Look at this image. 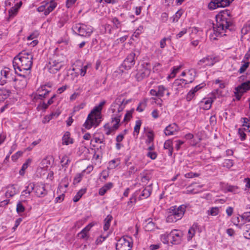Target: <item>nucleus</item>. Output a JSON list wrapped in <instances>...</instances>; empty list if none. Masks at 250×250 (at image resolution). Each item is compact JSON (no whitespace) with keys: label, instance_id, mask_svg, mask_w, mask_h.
<instances>
[{"label":"nucleus","instance_id":"nucleus-1","mask_svg":"<svg viewBox=\"0 0 250 250\" xmlns=\"http://www.w3.org/2000/svg\"><path fill=\"white\" fill-rule=\"evenodd\" d=\"M229 10L222 11L216 16V24H213V34L216 37L226 36L228 31H233L235 26L230 18Z\"/></svg>","mask_w":250,"mask_h":250},{"label":"nucleus","instance_id":"nucleus-2","mask_svg":"<svg viewBox=\"0 0 250 250\" xmlns=\"http://www.w3.org/2000/svg\"><path fill=\"white\" fill-rule=\"evenodd\" d=\"M33 56L31 52L23 50L14 57L13 66L15 73L17 72L30 74L31 68L33 64Z\"/></svg>","mask_w":250,"mask_h":250},{"label":"nucleus","instance_id":"nucleus-3","mask_svg":"<svg viewBox=\"0 0 250 250\" xmlns=\"http://www.w3.org/2000/svg\"><path fill=\"white\" fill-rule=\"evenodd\" d=\"M101 109L98 106H96L88 114L87 120L84 124V127L87 129H90L93 126H97L101 119Z\"/></svg>","mask_w":250,"mask_h":250},{"label":"nucleus","instance_id":"nucleus-4","mask_svg":"<svg viewBox=\"0 0 250 250\" xmlns=\"http://www.w3.org/2000/svg\"><path fill=\"white\" fill-rule=\"evenodd\" d=\"M186 207L184 205H181L178 207L176 206L171 207L169 211V214L167 218V222L169 223L175 222L180 220L183 216Z\"/></svg>","mask_w":250,"mask_h":250},{"label":"nucleus","instance_id":"nucleus-5","mask_svg":"<svg viewBox=\"0 0 250 250\" xmlns=\"http://www.w3.org/2000/svg\"><path fill=\"white\" fill-rule=\"evenodd\" d=\"M15 73L17 74V77L12 78V80L15 82L14 87L16 89H23L26 86L30 74L18 71Z\"/></svg>","mask_w":250,"mask_h":250},{"label":"nucleus","instance_id":"nucleus-6","mask_svg":"<svg viewBox=\"0 0 250 250\" xmlns=\"http://www.w3.org/2000/svg\"><path fill=\"white\" fill-rule=\"evenodd\" d=\"M128 103V101L125 102V100H121V98H117L111 105L110 110L112 111V116L121 115V112L125 108V105Z\"/></svg>","mask_w":250,"mask_h":250},{"label":"nucleus","instance_id":"nucleus-7","mask_svg":"<svg viewBox=\"0 0 250 250\" xmlns=\"http://www.w3.org/2000/svg\"><path fill=\"white\" fill-rule=\"evenodd\" d=\"M140 54L139 50H135L127 55L122 64V66L126 70L130 69L135 62V58Z\"/></svg>","mask_w":250,"mask_h":250},{"label":"nucleus","instance_id":"nucleus-8","mask_svg":"<svg viewBox=\"0 0 250 250\" xmlns=\"http://www.w3.org/2000/svg\"><path fill=\"white\" fill-rule=\"evenodd\" d=\"M126 237L128 239L123 237L118 241L116 245V250H131L132 243L130 240H131V239L127 236Z\"/></svg>","mask_w":250,"mask_h":250},{"label":"nucleus","instance_id":"nucleus-9","mask_svg":"<svg viewBox=\"0 0 250 250\" xmlns=\"http://www.w3.org/2000/svg\"><path fill=\"white\" fill-rule=\"evenodd\" d=\"M150 73V64L147 62L142 65V68L140 69L136 75L138 81H141L143 79L149 76Z\"/></svg>","mask_w":250,"mask_h":250},{"label":"nucleus","instance_id":"nucleus-10","mask_svg":"<svg viewBox=\"0 0 250 250\" xmlns=\"http://www.w3.org/2000/svg\"><path fill=\"white\" fill-rule=\"evenodd\" d=\"M234 0H214L210 1L208 7L210 10H214L218 7H225L229 6Z\"/></svg>","mask_w":250,"mask_h":250},{"label":"nucleus","instance_id":"nucleus-11","mask_svg":"<svg viewBox=\"0 0 250 250\" xmlns=\"http://www.w3.org/2000/svg\"><path fill=\"white\" fill-rule=\"evenodd\" d=\"M183 233L178 230H173L167 234V238L170 239L173 244H178L180 243Z\"/></svg>","mask_w":250,"mask_h":250},{"label":"nucleus","instance_id":"nucleus-12","mask_svg":"<svg viewBox=\"0 0 250 250\" xmlns=\"http://www.w3.org/2000/svg\"><path fill=\"white\" fill-rule=\"evenodd\" d=\"M63 65V61L54 60L49 62L47 67L50 73L54 74L59 71Z\"/></svg>","mask_w":250,"mask_h":250},{"label":"nucleus","instance_id":"nucleus-13","mask_svg":"<svg viewBox=\"0 0 250 250\" xmlns=\"http://www.w3.org/2000/svg\"><path fill=\"white\" fill-rule=\"evenodd\" d=\"M121 115H119L117 116H112L111 117V123H115V124L113 125L112 127H108V130L106 132V134L107 135H109L111 134V133L113 131H114L116 130H117L120 125V121H121Z\"/></svg>","mask_w":250,"mask_h":250},{"label":"nucleus","instance_id":"nucleus-14","mask_svg":"<svg viewBox=\"0 0 250 250\" xmlns=\"http://www.w3.org/2000/svg\"><path fill=\"white\" fill-rule=\"evenodd\" d=\"M35 193L38 197H44L47 194L45 185L42 183H37L35 185Z\"/></svg>","mask_w":250,"mask_h":250},{"label":"nucleus","instance_id":"nucleus-15","mask_svg":"<svg viewBox=\"0 0 250 250\" xmlns=\"http://www.w3.org/2000/svg\"><path fill=\"white\" fill-rule=\"evenodd\" d=\"M217 61V60L215 57L209 55L200 60L197 64L201 65L205 63L206 66H212Z\"/></svg>","mask_w":250,"mask_h":250},{"label":"nucleus","instance_id":"nucleus-16","mask_svg":"<svg viewBox=\"0 0 250 250\" xmlns=\"http://www.w3.org/2000/svg\"><path fill=\"white\" fill-rule=\"evenodd\" d=\"M178 130V127L177 125L175 124H172L167 126L165 129V134L167 136L172 135L174 134V132H177Z\"/></svg>","mask_w":250,"mask_h":250},{"label":"nucleus","instance_id":"nucleus-17","mask_svg":"<svg viewBox=\"0 0 250 250\" xmlns=\"http://www.w3.org/2000/svg\"><path fill=\"white\" fill-rule=\"evenodd\" d=\"M235 90L241 93H245L250 90V80L242 83L240 85L235 88Z\"/></svg>","mask_w":250,"mask_h":250},{"label":"nucleus","instance_id":"nucleus-18","mask_svg":"<svg viewBox=\"0 0 250 250\" xmlns=\"http://www.w3.org/2000/svg\"><path fill=\"white\" fill-rule=\"evenodd\" d=\"M86 26L83 25V28L81 29V31L78 35L82 37H89L91 35L92 30L91 28H88L86 29Z\"/></svg>","mask_w":250,"mask_h":250},{"label":"nucleus","instance_id":"nucleus-19","mask_svg":"<svg viewBox=\"0 0 250 250\" xmlns=\"http://www.w3.org/2000/svg\"><path fill=\"white\" fill-rule=\"evenodd\" d=\"M152 184L146 187L142 191L141 196L144 198H147L148 197L152 192Z\"/></svg>","mask_w":250,"mask_h":250},{"label":"nucleus","instance_id":"nucleus-20","mask_svg":"<svg viewBox=\"0 0 250 250\" xmlns=\"http://www.w3.org/2000/svg\"><path fill=\"white\" fill-rule=\"evenodd\" d=\"M7 188H11L12 189H11V190L8 189L6 192L5 195V197L6 198H9V197H12L14 195L17 194V190H16V188L14 187V185H9L7 187Z\"/></svg>","mask_w":250,"mask_h":250},{"label":"nucleus","instance_id":"nucleus-21","mask_svg":"<svg viewBox=\"0 0 250 250\" xmlns=\"http://www.w3.org/2000/svg\"><path fill=\"white\" fill-rule=\"evenodd\" d=\"M11 91L6 89H0V102H3L4 100L7 99L10 94Z\"/></svg>","mask_w":250,"mask_h":250},{"label":"nucleus","instance_id":"nucleus-22","mask_svg":"<svg viewBox=\"0 0 250 250\" xmlns=\"http://www.w3.org/2000/svg\"><path fill=\"white\" fill-rule=\"evenodd\" d=\"M72 139L70 138V132L67 131L65 133L62 137V144L63 145H68L70 144H72Z\"/></svg>","mask_w":250,"mask_h":250},{"label":"nucleus","instance_id":"nucleus-23","mask_svg":"<svg viewBox=\"0 0 250 250\" xmlns=\"http://www.w3.org/2000/svg\"><path fill=\"white\" fill-rule=\"evenodd\" d=\"M45 86L46 85H42L38 90L39 93L35 95V98L42 100L46 97L45 94L43 93L45 90Z\"/></svg>","mask_w":250,"mask_h":250},{"label":"nucleus","instance_id":"nucleus-24","mask_svg":"<svg viewBox=\"0 0 250 250\" xmlns=\"http://www.w3.org/2000/svg\"><path fill=\"white\" fill-rule=\"evenodd\" d=\"M197 227V225H193L188 231V236L187 239L188 241H190L195 233V228Z\"/></svg>","mask_w":250,"mask_h":250},{"label":"nucleus","instance_id":"nucleus-25","mask_svg":"<svg viewBox=\"0 0 250 250\" xmlns=\"http://www.w3.org/2000/svg\"><path fill=\"white\" fill-rule=\"evenodd\" d=\"M57 4L56 2L51 1L49 5L47 6L44 13V15H48L51 11H52L56 7Z\"/></svg>","mask_w":250,"mask_h":250},{"label":"nucleus","instance_id":"nucleus-26","mask_svg":"<svg viewBox=\"0 0 250 250\" xmlns=\"http://www.w3.org/2000/svg\"><path fill=\"white\" fill-rule=\"evenodd\" d=\"M212 102L213 100L211 98L204 99L203 101H201V103L204 104L203 108L205 110H208L210 108Z\"/></svg>","mask_w":250,"mask_h":250},{"label":"nucleus","instance_id":"nucleus-27","mask_svg":"<svg viewBox=\"0 0 250 250\" xmlns=\"http://www.w3.org/2000/svg\"><path fill=\"white\" fill-rule=\"evenodd\" d=\"M112 218L113 217L111 215H108L104 219V231H106L109 229L110 224Z\"/></svg>","mask_w":250,"mask_h":250},{"label":"nucleus","instance_id":"nucleus-28","mask_svg":"<svg viewBox=\"0 0 250 250\" xmlns=\"http://www.w3.org/2000/svg\"><path fill=\"white\" fill-rule=\"evenodd\" d=\"M20 7V5H19L17 6H15L12 7L8 11L9 18H11L15 16L18 13V11Z\"/></svg>","mask_w":250,"mask_h":250},{"label":"nucleus","instance_id":"nucleus-29","mask_svg":"<svg viewBox=\"0 0 250 250\" xmlns=\"http://www.w3.org/2000/svg\"><path fill=\"white\" fill-rule=\"evenodd\" d=\"M85 189H81L77 193V194L73 198V201L74 202H77L79 201L80 198L82 197L83 195L85 192Z\"/></svg>","mask_w":250,"mask_h":250},{"label":"nucleus","instance_id":"nucleus-30","mask_svg":"<svg viewBox=\"0 0 250 250\" xmlns=\"http://www.w3.org/2000/svg\"><path fill=\"white\" fill-rule=\"evenodd\" d=\"M119 164V160L118 159H113L108 163V168L109 169H114L116 168Z\"/></svg>","mask_w":250,"mask_h":250},{"label":"nucleus","instance_id":"nucleus-31","mask_svg":"<svg viewBox=\"0 0 250 250\" xmlns=\"http://www.w3.org/2000/svg\"><path fill=\"white\" fill-rule=\"evenodd\" d=\"M31 163V160L28 159L27 161L24 163L21 167V168L20 170V174L21 175H23L24 174L25 170L28 167L29 164Z\"/></svg>","mask_w":250,"mask_h":250},{"label":"nucleus","instance_id":"nucleus-32","mask_svg":"<svg viewBox=\"0 0 250 250\" xmlns=\"http://www.w3.org/2000/svg\"><path fill=\"white\" fill-rule=\"evenodd\" d=\"M219 212V208L218 207H212L209 210H208V214L212 216H216Z\"/></svg>","mask_w":250,"mask_h":250},{"label":"nucleus","instance_id":"nucleus-33","mask_svg":"<svg viewBox=\"0 0 250 250\" xmlns=\"http://www.w3.org/2000/svg\"><path fill=\"white\" fill-rule=\"evenodd\" d=\"M194 80V76H193V77H192L191 78V80H188L187 79H180L179 81L180 82L179 83V82H176V83H177V84L179 85H181L182 86H183V84H184V85H186V84H188V83H191Z\"/></svg>","mask_w":250,"mask_h":250},{"label":"nucleus","instance_id":"nucleus-34","mask_svg":"<svg viewBox=\"0 0 250 250\" xmlns=\"http://www.w3.org/2000/svg\"><path fill=\"white\" fill-rule=\"evenodd\" d=\"M1 74L5 78L8 79L9 81L12 80V77H11V73L8 69L2 70L1 71Z\"/></svg>","mask_w":250,"mask_h":250},{"label":"nucleus","instance_id":"nucleus-35","mask_svg":"<svg viewBox=\"0 0 250 250\" xmlns=\"http://www.w3.org/2000/svg\"><path fill=\"white\" fill-rule=\"evenodd\" d=\"M69 162L70 160L66 155L63 156L61 161V163L62 167H67Z\"/></svg>","mask_w":250,"mask_h":250},{"label":"nucleus","instance_id":"nucleus-36","mask_svg":"<svg viewBox=\"0 0 250 250\" xmlns=\"http://www.w3.org/2000/svg\"><path fill=\"white\" fill-rule=\"evenodd\" d=\"M141 124L142 123L140 120H138L136 122V125L134 128V135H135V133H136L137 135L139 134Z\"/></svg>","mask_w":250,"mask_h":250},{"label":"nucleus","instance_id":"nucleus-37","mask_svg":"<svg viewBox=\"0 0 250 250\" xmlns=\"http://www.w3.org/2000/svg\"><path fill=\"white\" fill-rule=\"evenodd\" d=\"M35 185L34 183H31L26 187V189L28 191V195H29L33 190L35 191Z\"/></svg>","mask_w":250,"mask_h":250},{"label":"nucleus","instance_id":"nucleus-38","mask_svg":"<svg viewBox=\"0 0 250 250\" xmlns=\"http://www.w3.org/2000/svg\"><path fill=\"white\" fill-rule=\"evenodd\" d=\"M250 63V62H245L241 66L238 72L240 73H244L249 66Z\"/></svg>","mask_w":250,"mask_h":250},{"label":"nucleus","instance_id":"nucleus-39","mask_svg":"<svg viewBox=\"0 0 250 250\" xmlns=\"http://www.w3.org/2000/svg\"><path fill=\"white\" fill-rule=\"evenodd\" d=\"M195 92L193 90V89H191L187 94L186 96V99L188 101H190L194 97Z\"/></svg>","mask_w":250,"mask_h":250},{"label":"nucleus","instance_id":"nucleus-40","mask_svg":"<svg viewBox=\"0 0 250 250\" xmlns=\"http://www.w3.org/2000/svg\"><path fill=\"white\" fill-rule=\"evenodd\" d=\"M83 28V25L80 24H76L74 25L72 29L74 32H75L77 34L79 33V32L81 31V29Z\"/></svg>","mask_w":250,"mask_h":250},{"label":"nucleus","instance_id":"nucleus-41","mask_svg":"<svg viewBox=\"0 0 250 250\" xmlns=\"http://www.w3.org/2000/svg\"><path fill=\"white\" fill-rule=\"evenodd\" d=\"M139 191H136L135 195H133L132 197L130 198L129 201L127 202V205H130L131 204H134L136 201V194H139Z\"/></svg>","mask_w":250,"mask_h":250},{"label":"nucleus","instance_id":"nucleus-42","mask_svg":"<svg viewBox=\"0 0 250 250\" xmlns=\"http://www.w3.org/2000/svg\"><path fill=\"white\" fill-rule=\"evenodd\" d=\"M25 210L24 207L23 205L21 203L19 202L17 205L16 210L18 213L23 212Z\"/></svg>","mask_w":250,"mask_h":250},{"label":"nucleus","instance_id":"nucleus-43","mask_svg":"<svg viewBox=\"0 0 250 250\" xmlns=\"http://www.w3.org/2000/svg\"><path fill=\"white\" fill-rule=\"evenodd\" d=\"M166 90V88L163 85H159L158 86V96L163 97L164 95V92Z\"/></svg>","mask_w":250,"mask_h":250},{"label":"nucleus","instance_id":"nucleus-44","mask_svg":"<svg viewBox=\"0 0 250 250\" xmlns=\"http://www.w3.org/2000/svg\"><path fill=\"white\" fill-rule=\"evenodd\" d=\"M164 147L165 149H170L173 148L172 147V142L170 140H167L164 143Z\"/></svg>","mask_w":250,"mask_h":250},{"label":"nucleus","instance_id":"nucleus-45","mask_svg":"<svg viewBox=\"0 0 250 250\" xmlns=\"http://www.w3.org/2000/svg\"><path fill=\"white\" fill-rule=\"evenodd\" d=\"M182 12L181 11H178L173 16V21H177L179 18L181 17Z\"/></svg>","mask_w":250,"mask_h":250},{"label":"nucleus","instance_id":"nucleus-46","mask_svg":"<svg viewBox=\"0 0 250 250\" xmlns=\"http://www.w3.org/2000/svg\"><path fill=\"white\" fill-rule=\"evenodd\" d=\"M241 217L245 219L248 222H250V211H247L244 212Z\"/></svg>","mask_w":250,"mask_h":250},{"label":"nucleus","instance_id":"nucleus-47","mask_svg":"<svg viewBox=\"0 0 250 250\" xmlns=\"http://www.w3.org/2000/svg\"><path fill=\"white\" fill-rule=\"evenodd\" d=\"M112 21L116 28H119L120 27V22L116 17L113 18Z\"/></svg>","mask_w":250,"mask_h":250},{"label":"nucleus","instance_id":"nucleus-48","mask_svg":"<svg viewBox=\"0 0 250 250\" xmlns=\"http://www.w3.org/2000/svg\"><path fill=\"white\" fill-rule=\"evenodd\" d=\"M39 35V33H38V32L35 31L27 37V40H33L34 39L37 38Z\"/></svg>","mask_w":250,"mask_h":250},{"label":"nucleus","instance_id":"nucleus-49","mask_svg":"<svg viewBox=\"0 0 250 250\" xmlns=\"http://www.w3.org/2000/svg\"><path fill=\"white\" fill-rule=\"evenodd\" d=\"M146 156L152 160H154L157 158V154L155 152L149 151L147 152Z\"/></svg>","mask_w":250,"mask_h":250},{"label":"nucleus","instance_id":"nucleus-50","mask_svg":"<svg viewBox=\"0 0 250 250\" xmlns=\"http://www.w3.org/2000/svg\"><path fill=\"white\" fill-rule=\"evenodd\" d=\"M22 154V152L21 151H18L11 157L12 160L13 161H16L20 156Z\"/></svg>","mask_w":250,"mask_h":250},{"label":"nucleus","instance_id":"nucleus-51","mask_svg":"<svg viewBox=\"0 0 250 250\" xmlns=\"http://www.w3.org/2000/svg\"><path fill=\"white\" fill-rule=\"evenodd\" d=\"M132 116V111H127L126 113L125 114L124 119V122H127L128 121L130 118Z\"/></svg>","mask_w":250,"mask_h":250},{"label":"nucleus","instance_id":"nucleus-52","mask_svg":"<svg viewBox=\"0 0 250 250\" xmlns=\"http://www.w3.org/2000/svg\"><path fill=\"white\" fill-rule=\"evenodd\" d=\"M49 106V105H48V104H46L45 103L43 102L42 103H41L38 106L37 108H38L39 109H43V110H45L46 109L48 106Z\"/></svg>","mask_w":250,"mask_h":250},{"label":"nucleus","instance_id":"nucleus-53","mask_svg":"<svg viewBox=\"0 0 250 250\" xmlns=\"http://www.w3.org/2000/svg\"><path fill=\"white\" fill-rule=\"evenodd\" d=\"M187 32V29L186 28L183 29L181 31H180L178 34H177L176 35V39H178L179 38H181Z\"/></svg>","mask_w":250,"mask_h":250},{"label":"nucleus","instance_id":"nucleus-54","mask_svg":"<svg viewBox=\"0 0 250 250\" xmlns=\"http://www.w3.org/2000/svg\"><path fill=\"white\" fill-rule=\"evenodd\" d=\"M243 125L247 126L248 128L250 127V119L247 118H243Z\"/></svg>","mask_w":250,"mask_h":250},{"label":"nucleus","instance_id":"nucleus-55","mask_svg":"<svg viewBox=\"0 0 250 250\" xmlns=\"http://www.w3.org/2000/svg\"><path fill=\"white\" fill-rule=\"evenodd\" d=\"M233 165L232 161L231 160H226L224 162V166H226L228 167H230L233 166Z\"/></svg>","mask_w":250,"mask_h":250},{"label":"nucleus","instance_id":"nucleus-56","mask_svg":"<svg viewBox=\"0 0 250 250\" xmlns=\"http://www.w3.org/2000/svg\"><path fill=\"white\" fill-rule=\"evenodd\" d=\"M84 105H85V104L84 103H82L77 106H75L74 107L73 111L74 112L78 111L81 109H83L84 107Z\"/></svg>","mask_w":250,"mask_h":250},{"label":"nucleus","instance_id":"nucleus-57","mask_svg":"<svg viewBox=\"0 0 250 250\" xmlns=\"http://www.w3.org/2000/svg\"><path fill=\"white\" fill-rule=\"evenodd\" d=\"M180 68V66H179L177 67H174L173 68V70L170 74V76L171 77H174L175 76V74L179 71Z\"/></svg>","mask_w":250,"mask_h":250},{"label":"nucleus","instance_id":"nucleus-58","mask_svg":"<svg viewBox=\"0 0 250 250\" xmlns=\"http://www.w3.org/2000/svg\"><path fill=\"white\" fill-rule=\"evenodd\" d=\"M93 139L95 140V142L96 143H99L100 144L104 143V141H105L104 137H103V138H102V139L97 137H95L93 138Z\"/></svg>","mask_w":250,"mask_h":250},{"label":"nucleus","instance_id":"nucleus-59","mask_svg":"<svg viewBox=\"0 0 250 250\" xmlns=\"http://www.w3.org/2000/svg\"><path fill=\"white\" fill-rule=\"evenodd\" d=\"M238 132H239V134L241 137V140H244L246 139V134L244 133V132L243 131H242V130H241L240 129H239Z\"/></svg>","mask_w":250,"mask_h":250},{"label":"nucleus","instance_id":"nucleus-60","mask_svg":"<svg viewBox=\"0 0 250 250\" xmlns=\"http://www.w3.org/2000/svg\"><path fill=\"white\" fill-rule=\"evenodd\" d=\"M233 208L232 207H229L226 209V213L228 216H230L233 213Z\"/></svg>","mask_w":250,"mask_h":250},{"label":"nucleus","instance_id":"nucleus-61","mask_svg":"<svg viewBox=\"0 0 250 250\" xmlns=\"http://www.w3.org/2000/svg\"><path fill=\"white\" fill-rule=\"evenodd\" d=\"M204 85H205V84H204V83H202V84L196 85L194 88H192V89L196 93L199 89H200L202 87H203L204 86Z\"/></svg>","mask_w":250,"mask_h":250},{"label":"nucleus","instance_id":"nucleus-62","mask_svg":"<svg viewBox=\"0 0 250 250\" xmlns=\"http://www.w3.org/2000/svg\"><path fill=\"white\" fill-rule=\"evenodd\" d=\"M234 93H235L236 99L238 100H239L241 99V98L244 93H241V92L237 91V90H235Z\"/></svg>","mask_w":250,"mask_h":250},{"label":"nucleus","instance_id":"nucleus-63","mask_svg":"<svg viewBox=\"0 0 250 250\" xmlns=\"http://www.w3.org/2000/svg\"><path fill=\"white\" fill-rule=\"evenodd\" d=\"M76 0H67L66 6L69 8L72 5H73L75 2Z\"/></svg>","mask_w":250,"mask_h":250},{"label":"nucleus","instance_id":"nucleus-64","mask_svg":"<svg viewBox=\"0 0 250 250\" xmlns=\"http://www.w3.org/2000/svg\"><path fill=\"white\" fill-rule=\"evenodd\" d=\"M227 233L230 236H232L234 234V230L232 229H227Z\"/></svg>","mask_w":250,"mask_h":250}]
</instances>
